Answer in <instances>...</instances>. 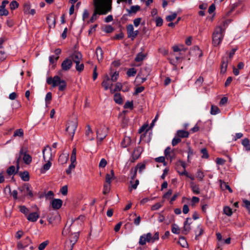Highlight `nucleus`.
I'll return each mask as SVG.
<instances>
[{"label": "nucleus", "instance_id": "1", "mask_svg": "<svg viewBox=\"0 0 250 250\" xmlns=\"http://www.w3.org/2000/svg\"><path fill=\"white\" fill-rule=\"evenodd\" d=\"M94 12L90 18V21L94 22L97 19V15H106L111 10L110 7L108 6L103 0H94Z\"/></svg>", "mask_w": 250, "mask_h": 250}, {"label": "nucleus", "instance_id": "2", "mask_svg": "<svg viewBox=\"0 0 250 250\" xmlns=\"http://www.w3.org/2000/svg\"><path fill=\"white\" fill-rule=\"evenodd\" d=\"M230 22V20H225L222 22V25L217 26L212 34V44L214 46H218L222 42L224 38L225 26Z\"/></svg>", "mask_w": 250, "mask_h": 250}, {"label": "nucleus", "instance_id": "3", "mask_svg": "<svg viewBox=\"0 0 250 250\" xmlns=\"http://www.w3.org/2000/svg\"><path fill=\"white\" fill-rule=\"evenodd\" d=\"M47 83L51 84L53 87L58 86L59 90L62 91L66 88V82L62 79L59 76H55L54 77H49L47 79Z\"/></svg>", "mask_w": 250, "mask_h": 250}, {"label": "nucleus", "instance_id": "4", "mask_svg": "<svg viewBox=\"0 0 250 250\" xmlns=\"http://www.w3.org/2000/svg\"><path fill=\"white\" fill-rule=\"evenodd\" d=\"M78 123L76 120L69 121L66 125V133L71 140L73 138Z\"/></svg>", "mask_w": 250, "mask_h": 250}, {"label": "nucleus", "instance_id": "5", "mask_svg": "<svg viewBox=\"0 0 250 250\" xmlns=\"http://www.w3.org/2000/svg\"><path fill=\"white\" fill-rule=\"evenodd\" d=\"M108 128L104 125L100 126L96 130L97 145L101 144L102 141L106 137Z\"/></svg>", "mask_w": 250, "mask_h": 250}, {"label": "nucleus", "instance_id": "6", "mask_svg": "<svg viewBox=\"0 0 250 250\" xmlns=\"http://www.w3.org/2000/svg\"><path fill=\"white\" fill-rule=\"evenodd\" d=\"M126 30L127 37L131 39L132 41L136 38L139 33L138 30H134V27L132 24H129L126 26Z\"/></svg>", "mask_w": 250, "mask_h": 250}, {"label": "nucleus", "instance_id": "7", "mask_svg": "<svg viewBox=\"0 0 250 250\" xmlns=\"http://www.w3.org/2000/svg\"><path fill=\"white\" fill-rule=\"evenodd\" d=\"M35 207L36 209V210L34 212L29 213L26 216L27 219L30 222H35L40 217L39 209L36 206H35Z\"/></svg>", "mask_w": 250, "mask_h": 250}, {"label": "nucleus", "instance_id": "8", "mask_svg": "<svg viewBox=\"0 0 250 250\" xmlns=\"http://www.w3.org/2000/svg\"><path fill=\"white\" fill-rule=\"evenodd\" d=\"M151 239L152 234L151 233L148 232L140 236L139 244L141 246H143L146 244V242H149Z\"/></svg>", "mask_w": 250, "mask_h": 250}, {"label": "nucleus", "instance_id": "9", "mask_svg": "<svg viewBox=\"0 0 250 250\" xmlns=\"http://www.w3.org/2000/svg\"><path fill=\"white\" fill-rule=\"evenodd\" d=\"M73 63L71 59H65L62 63L61 66L63 71L69 70L72 66Z\"/></svg>", "mask_w": 250, "mask_h": 250}, {"label": "nucleus", "instance_id": "10", "mask_svg": "<svg viewBox=\"0 0 250 250\" xmlns=\"http://www.w3.org/2000/svg\"><path fill=\"white\" fill-rule=\"evenodd\" d=\"M42 153L43 158L45 161L47 160H49V161L52 160V152L51 147L48 146L45 147L42 151Z\"/></svg>", "mask_w": 250, "mask_h": 250}, {"label": "nucleus", "instance_id": "11", "mask_svg": "<svg viewBox=\"0 0 250 250\" xmlns=\"http://www.w3.org/2000/svg\"><path fill=\"white\" fill-rule=\"evenodd\" d=\"M192 223L191 219L190 218H187L184 222V226L183 230V233L188 234L191 229L190 224Z\"/></svg>", "mask_w": 250, "mask_h": 250}, {"label": "nucleus", "instance_id": "12", "mask_svg": "<svg viewBox=\"0 0 250 250\" xmlns=\"http://www.w3.org/2000/svg\"><path fill=\"white\" fill-rule=\"evenodd\" d=\"M102 85L104 87L105 90L110 88L112 85V81L110 80L109 76L106 75L102 83Z\"/></svg>", "mask_w": 250, "mask_h": 250}, {"label": "nucleus", "instance_id": "13", "mask_svg": "<svg viewBox=\"0 0 250 250\" xmlns=\"http://www.w3.org/2000/svg\"><path fill=\"white\" fill-rule=\"evenodd\" d=\"M62 204V201L60 199H54L51 202L52 207L55 209L60 208Z\"/></svg>", "mask_w": 250, "mask_h": 250}, {"label": "nucleus", "instance_id": "14", "mask_svg": "<svg viewBox=\"0 0 250 250\" xmlns=\"http://www.w3.org/2000/svg\"><path fill=\"white\" fill-rule=\"evenodd\" d=\"M70 58L75 63L79 62L82 59V55L80 52H75L70 56Z\"/></svg>", "mask_w": 250, "mask_h": 250}, {"label": "nucleus", "instance_id": "15", "mask_svg": "<svg viewBox=\"0 0 250 250\" xmlns=\"http://www.w3.org/2000/svg\"><path fill=\"white\" fill-rule=\"evenodd\" d=\"M164 154L167 159H170V161H172V160L174 158V152L173 151H171L170 147H167L166 148L164 151Z\"/></svg>", "mask_w": 250, "mask_h": 250}, {"label": "nucleus", "instance_id": "16", "mask_svg": "<svg viewBox=\"0 0 250 250\" xmlns=\"http://www.w3.org/2000/svg\"><path fill=\"white\" fill-rule=\"evenodd\" d=\"M229 60L228 58H223L222 63H221V72L222 73H225L227 69L228 64Z\"/></svg>", "mask_w": 250, "mask_h": 250}, {"label": "nucleus", "instance_id": "17", "mask_svg": "<svg viewBox=\"0 0 250 250\" xmlns=\"http://www.w3.org/2000/svg\"><path fill=\"white\" fill-rule=\"evenodd\" d=\"M131 143V139L129 137L125 136L121 143V146L123 148L128 146Z\"/></svg>", "mask_w": 250, "mask_h": 250}, {"label": "nucleus", "instance_id": "18", "mask_svg": "<svg viewBox=\"0 0 250 250\" xmlns=\"http://www.w3.org/2000/svg\"><path fill=\"white\" fill-rule=\"evenodd\" d=\"M179 138H188L189 136V132L184 130H178L176 134Z\"/></svg>", "mask_w": 250, "mask_h": 250}, {"label": "nucleus", "instance_id": "19", "mask_svg": "<svg viewBox=\"0 0 250 250\" xmlns=\"http://www.w3.org/2000/svg\"><path fill=\"white\" fill-rule=\"evenodd\" d=\"M46 21L49 26L52 25L55 26V19L54 16L52 14H50L47 16Z\"/></svg>", "mask_w": 250, "mask_h": 250}, {"label": "nucleus", "instance_id": "20", "mask_svg": "<svg viewBox=\"0 0 250 250\" xmlns=\"http://www.w3.org/2000/svg\"><path fill=\"white\" fill-rule=\"evenodd\" d=\"M24 12L25 14L34 15L36 13V11L34 9H30V6L28 4H26L24 6Z\"/></svg>", "mask_w": 250, "mask_h": 250}, {"label": "nucleus", "instance_id": "21", "mask_svg": "<svg viewBox=\"0 0 250 250\" xmlns=\"http://www.w3.org/2000/svg\"><path fill=\"white\" fill-rule=\"evenodd\" d=\"M47 163L43 166V167L41 169L40 172L41 173H45L46 171L49 170L51 166L52 163L51 161L47 160L46 161Z\"/></svg>", "mask_w": 250, "mask_h": 250}, {"label": "nucleus", "instance_id": "22", "mask_svg": "<svg viewBox=\"0 0 250 250\" xmlns=\"http://www.w3.org/2000/svg\"><path fill=\"white\" fill-rule=\"evenodd\" d=\"M69 155L67 153L61 154L59 158V162L61 164H65L68 159Z\"/></svg>", "mask_w": 250, "mask_h": 250}, {"label": "nucleus", "instance_id": "23", "mask_svg": "<svg viewBox=\"0 0 250 250\" xmlns=\"http://www.w3.org/2000/svg\"><path fill=\"white\" fill-rule=\"evenodd\" d=\"M142 152V148L140 147H138L136 148L133 153H132V157L134 160L137 159L139 156L140 155Z\"/></svg>", "mask_w": 250, "mask_h": 250}, {"label": "nucleus", "instance_id": "24", "mask_svg": "<svg viewBox=\"0 0 250 250\" xmlns=\"http://www.w3.org/2000/svg\"><path fill=\"white\" fill-rule=\"evenodd\" d=\"M96 54L98 61H102L103 59V51L100 47H98L96 48Z\"/></svg>", "mask_w": 250, "mask_h": 250}, {"label": "nucleus", "instance_id": "25", "mask_svg": "<svg viewBox=\"0 0 250 250\" xmlns=\"http://www.w3.org/2000/svg\"><path fill=\"white\" fill-rule=\"evenodd\" d=\"M79 237V232H75L72 233L70 236V242L72 243V245H75V244L77 241Z\"/></svg>", "mask_w": 250, "mask_h": 250}, {"label": "nucleus", "instance_id": "26", "mask_svg": "<svg viewBox=\"0 0 250 250\" xmlns=\"http://www.w3.org/2000/svg\"><path fill=\"white\" fill-rule=\"evenodd\" d=\"M242 144L246 151H250V143L248 138H245L242 141Z\"/></svg>", "mask_w": 250, "mask_h": 250}, {"label": "nucleus", "instance_id": "27", "mask_svg": "<svg viewBox=\"0 0 250 250\" xmlns=\"http://www.w3.org/2000/svg\"><path fill=\"white\" fill-rule=\"evenodd\" d=\"M131 215H133V216L136 217V218L134 220V224L136 226H139L141 222V217L140 216H137V214L135 212H134L130 214V216H131ZM128 219L130 221L131 220V218H130V217H129Z\"/></svg>", "mask_w": 250, "mask_h": 250}, {"label": "nucleus", "instance_id": "28", "mask_svg": "<svg viewBox=\"0 0 250 250\" xmlns=\"http://www.w3.org/2000/svg\"><path fill=\"white\" fill-rule=\"evenodd\" d=\"M220 186L222 189H227L229 191V192H232V190L227 183L223 182L222 180H220Z\"/></svg>", "mask_w": 250, "mask_h": 250}, {"label": "nucleus", "instance_id": "29", "mask_svg": "<svg viewBox=\"0 0 250 250\" xmlns=\"http://www.w3.org/2000/svg\"><path fill=\"white\" fill-rule=\"evenodd\" d=\"M146 57V54H143L142 52H140L136 55L135 61L137 62H141L145 59Z\"/></svg>", "mask_w": 250, "mask_h": 250}, {"label": "nucleus", "instance_id": "30", "mask_svg": "<svg viewBox=\"0 0 250 250\" xmlns=\"http://www.w3.org/2000/svg\"><path fill=\"white\" fill-rule=\"evenodd\" d=\"M24 133L23 130L21 128H20L16 130L13 134V137H22L23 136Z\"/></svg>", "mask_w": 250, "mask_h": 250}, {"label": "nucleus", "instance_id": "31", "mask_svg": "<svg viewBox=\"0 0 250 250\" xmlns=\"http://www.w3.org/2000/svg\"><path fill=\"white\" fill-rule=\"evenodd\" d=\"M114 100L116 103L121 104L123 103V100L120 93H116L114 96Z\"/></svg>", "mask_w": 250, "mask_h": 250}, {"label": "nucleus", "instance_id": "32", "mask_svg": "<svg viewBox=\"0 0 250 250\" xmlns=\"http://www.w3.org/2000/svg\"><path fill=\"white\" fill-rule=\"evenodd\" d=\"M21 178L24 181H28L29 180V175L28 172L25 171L20 174Z\"/></svg>", "mask_w": 250, "mask_h": 250}, {"label": "nucleus", "instance_id": "33", "mask_svg": "<svg viewBox=\"0 0 250 250\" xmlns=\"http://www.w3.org/2000/svg\"><path fill=\"white\" fill-rule=\"evenodd\" d=\"M23 160L26 164H29L32 161V157L29 154L24 153Z\"/></svg>", "mask_w": 250, "mask_h": 250}, {"label": "nucleus", "instance_id": "34", "mask_svg": "<svg viewBox=\"0 0 250 250\" xmlns=\"http://www.w3.org/2000/svg\"><path fill=\"white\" fill-rule=\"evenodd\" d=\"M191 188L194 193L196 194H199L200 193V189L198 186L194 183H191Z\"/></svg>", "mask_w": 250, "mask_h": 250}, {"label": "nucleus", "instance_id": "35", "mask_svg": "<svg viewBox=\"0 0 250 250\" xmlns=\"http://www.w3.org/2000/svg\"><path fill=\"white\" fill-rule=\"evenodd\" d=\"M171 231L176 234H178L180 232V229L176 224H173L171 226Z\"/></svg>", "mask_w": 250, "mask_h": 250}, {"label": "nucleus", "instance_id": "36", "mask_svg": "<svg viewBox=\"0 0 250 250\" xmlns=\"http://www.w3.org/2000/svg\"><path fill=\"white\" fill-rule=\"evenodd\" d=\"M178 244L183 248H186L188 246V243L184 237H180Z\"/></svg>", "mask_w": 250, "mask_h": 250}, {"label": "nucleus", "instance_id": "37", "mask_svg": "<svg viewBox=\"0 0 250 250\" xmlns=\"http://www.w3.org/2000/svg\"><path fill=\"white\" fill-rule=\"evenodd\" d=\"M220 112L219 108L215 105H211L210 109V114L212 115H216Z\"/></svg>", "mask_w": 250, "mask_h": 250}, {"label": "nucleus", "instance_id": "38", "mask_svg": "<svg viewBox=\"0 0 250 250\" xmlns=\"http://www.w3.org/2000/svg\"><path fill=\"white\" fill-rule=\"evenodd\" d=\"M6 172L9 176L15 174L16 173L15 166H11L9 167L6 170Z\"/></svg>", "mask_w": 250, "mask_h": 250}, {"label": "nucleus", "instance_id": "39", "mask_svg": "<svg viewBox=\"0 0 250 250\" xmlns=\"http://www.w3.org/2000/svg\"><path fill=\"white\" fill-rule=\"evenodd\" d=\"M19 208L20 210L21 213L25 215L26 216L28 215L29 212L28 208L24 206H21L19 207Z\"/></svg>", "mask_w": 250, "mask_h": 250}, {"label": "nucleus", "instance_id": "40", "mask_svg": "<svg viewBox=\"0 0 250 250\" xmlns=\"http://www.w3.org/2000/svg\"><path fill=\"white\" fill-rule=\"evenodd\" d=\"M9 6L11 10H14L18 7L19 3L17 1L13 0L10 2Z\"/></svg>", "mask_w": 250, "mask_h": 250}, {"label": "nucleus", "instance_id": "41", "mask_svg": "<svg viewBox=\"0 0 250 250\" xmlns=\"http://www.w3.org/2000/svg\"><path fill=\"white\" fill-rule=\"evenodd\" d=\"M76 69L77 71H79V72H82L83 71L84 69V65L83 63H81L80 62H76Z\"/></svg>", "mask_w": 250, "mask_h": 250}, {"label": "nucleus", "instance_id": "42", "mask_svg": "<svg viewBox=\"0 0 250 250\" xmlns=\"http://www.w3.org/2000/svg\"><path fill=\"white\" fill-rule=\"evenodd\" d=\"M137 71L134 68H129L127 71V75L128 77H133L136 74Z\"/></svg>", "mask_w": 250, "mask_h": 250}, {"label": "nucleus", "instance_id": "43", "mask_svg": "<svg viewBox=\"0 0 250 250\" xmlns=\"http://www.w3.org/2000/svg\"><path fill=\"white\" fill-rule=\"evenodd\" d=\"M140 9V7L138 5L132 6L130 9L128 10L129 13H135L136 12L139 11Z\"/></svg>", "mask_w": 250, "mask_h": 250}, {"label": "nucleus", "instance_id": "44", "mask_svg": "<svg viewBox=\"0 0 250 250\" xmlns=\"http://www.w3.org/2000/svg\"><path fill=\"white\" fill-rule=\"evenodd\" d=\"M21 193H25L26 190H28V184H24L22 186L18 188Z\"/></svg>", "mask_w": 250, "mask_h": 250}, {"label": "nucleus", "instance_id": "45", "mask_svg": "<svg viewBox=\"0 0 250 250\" xmlns=\"http://www.w3.org/2000/svg\"><path fill=\"white\" fill-rule=\"evenodd\" d=\"M122 87V84L120 83H117L115 84V88L114 89H110L111 93H114L116 91H120Z\"/></svg>", "mask_w": 250, "mask_h": 250}, {"label": "nucleus", "instance_id": "46", "mask_svg": "<svg viewBox=\"0 0 250 250\" xmlns=\"http://www.w3.org/2000/svg\"><path fill=\"white\" fill-rule=\"evenodd\" d=\"M197 231H196V237H195L196 239H197L198 236L201 235L203 234V231H204L203 229L202 228V227H201L200 225H199L197 227Z\"/></svg>", "mask_w": 250, "mask_h": 250}, {"label": "nucleus", "instance_id": "47", "mask_svg": "<svg viewBox=\"0 0 250 250\" xmlns=\"http://www.w3.org/2000/svg\"><path fill=\"white\" fill-rule=\"evenodd\" d=\"M223 211L224 213L228 216H230L232 213V209L228 206L224 208Z\"/></svg>", "mask_w": 250, "mask_h": 250}, {"label": "nucleus", "instance_id": "48", "mask_svg": "<svg viewBox=\"0 0 250 250\" xmlns=\"http://www.w3.org/2000/svg\"><path fill=\"white\" fill-rule=\"evenodd\" d=\"M181 139L180 138H179L177 135H175V136L172 140V142H171L172 145L173 146H175L178 143L181 142Z\"/></svg>", "mask_w": 250, "mask_h": 250}, {"label": "nucleus", "instance_id": "49", "mask_svg": "<svg viewBox=\"0 0 250 250\" xmlns=\"http://www.w3.org/2000/svg\"><path fill=\"white\" fill-rule=\"evenodd\" d=\"M110 189V185L104 184V189L103 193L104 194H107L109 192Z\"/></svg>", "mask_w": 250, "mask_h": 250}, {"label": "nucleus", "instance_id": "50", "mask_svg": "<svg viewBox=\"0 0 250 250\" xmlns=\"http://www.w3.org/2000/svg\"><path fill=\"white\" fill-rule=\"evenodd\" d=\"M177 17V14L173 13L170 15H168L166 17V20L167 21H173Z\"/></svg>", "mask_w": 250, "mask_h": 250}, {"label": "nucleus", "instance_id": "51", "mask_svg": "<svg viewBox=\"0 0 250 250\" xmlns=\"http://www.w3.org/2000/svg\"><path fill=\"white\" fill-rule=\"evenodd\" d=\"M59 58V56H55L54 55H52L49 57V61L50 63L53 64L57 61Z\"/></svg>", "mask_w": 250, "mask_h": 250}, {"label": "nucleus", "instance_id": "52", "mask_svg": "<svg viewBox=\"0 0 250 250\" xmlns=\"http://www.w3.org/2000/svg\"><path fill=\"white\" fill-rule=\"evenodd\" d=\"M119 77V72L115 71L113 74H112L111 76L110 80L112 82H116Z\"/></svg>", "mask_w": 250, "mask_h": 250}, {"label": "nucleus", "instance_id": "53", "mask_svg": "<svg viewBox=\"0 0 250 250\" xmlns=\"http://www.w3.org/2000/svg\"><path fill=\"white\" fill-rule=\"evenodd\" d=\"M9 12L4 7L0 6V16H7Z\"/></svg>", "mask_w": 250, "mask_h": 250}, {"label": "nucleus", "instance_id": "54", "mask_svg": "<svg viewBox=\"0 0 250 250\" xmlns=\"http://www.w3.org/2000/svg\"><path fill=\"white\" fill-rule=\"evenodd\" d=\"M124 107L125 108H130V109H132L133 108V102L132 101H131V102H129V101H127L124 106Z\"/></svg>", "mask_w": 250, "mask_h": 250}, {"label": "nucleus", "instance_id": "55", "mask_svg": "<svg viewBox=\"0 0 250 250\" xmlns=\"http://www.w3.org/2000/svg\"><path fill=\"white\" fill-rule=\"evenodd\" d=\"M48 241H45L40 244L39 246L38 249L39 250H43L47 246V245L48 244Z\"/></svg>", "mask_w": 250, "mask_h": 250}, {"label": "nucleus", "instance_id": "56", "mask_svg": "<svg viewBox=\"0 0 250 250\" xmlns=\"http://www.w3.org/2000/svg\"><path fill=\"white\" fill-rule=\"evenodd\" d=\"M75 167V164L71 163V164L69 166L68 168L66 170V173L67 174H70L71 173L72 169H74Z\"/></svg>", "mask_w": 250, "mask_h": 250}, {"label": "nucleus", "instance_id": "57", "mask_svg": "<svg viewBox=\"0 0 250 250\" xmlns=\"http://www.w3.org/2000/svg\"><path fill=\"white\" fill-rule=\"evenodd\" d=\"M137 167H135L134 168H132L130 171V173L131 174V179L134 180L137 175Z\"/></svg>", "mask_w": 250, "mask_h": 250}, {"label": "nucleus", "instance_id": "58", "mask_svg": "<svg viewBox=\"0 0 250 250\" xmlns=\"http://www.w3.org/2000/svg\"><path fill=\"white\" fill-rule=\"evenodd\" d=\"M204 176L205 175L202 171L200 170L198 171L197 173V178L198 179V180L200 181H203Z\"/></svg>", "mask_w": 250, "mask_h": 250}, {"label": "nucleus", "instance_id": "59", "mask_svg": "<svg viewBox=\"0 0 250 250\" xmlns=\"http://www.w3.org/2000/svg\"><path fill=\"white\" fill-rule=\"evenodd\" d=\"M201 152L203 154L202 156V158H208V154L206 148H202L201 150Z\"/></svg>", "mask_w": 250, "mask_h": 250}, {"label": "nucleus", "instance_id": "60", "mask_svg": "<svg viewBox=\"0 0 250 250\" xmlns=\"http://www.w3.org/2000/svg\"><path fill=\"white\" fill-rule=\"evenodd\" d=\"M74 245H72V243L67 242L65 245V250H72Z\"/></svg>", "mask_w": 250, "mask_h": 250}, {"label": "nucleus", "instance_id": "61", "mask_svg": "<svg viewBox=\"0 0 250 250\" xmlns=\"http://www.w3.org/2000/svg\"><path fill=\"white\" fill-rule=\"evenodd\" d=\"M113 178L112 175H110L108 173L106 174L105 176V184L110 185L111 180L113 179Z\"/></svg>", "mask_w": 250, "mask_h": 250}, {"label": "nucleus", "instance_id": "62", "mask_svg": "<svg viewBox=\"0 0 250 250\" xmlns=\"http://www.w3.org/2000/svg\"><path fill=\"white\" fill-rule=\"evenodd\" d=\"M107 165V162L104 158H102L99 164V167H104Z\"/></svg>", "mask_w": 250, "mask_h": 250}, {"label": "nucleus", "instance_id": "63", "mask_svg": "<svg viewBox=\"0 0 250 250\" xmlns=\"http://www.w3.org/2000/svg\"><path fill=\"white\" fill-rule=\"evenodd\" d=\"M60 192L63 195H66L68 192V188L67 186H63L60 189Z\"/></svg>", "mask_w": 250, "mask_h": 250}, {"label": "nucleus", "instance_id": "64", "mask_svg": "<svg viewBox=\"0 0 250 250\" xmlns=\"http://www.w3.org/2000/svg\"><path fill=\"white\" fill-rule=\"evenodd\" d=\"M52 99V93L50 92H48L45 96V100L46 103H49Z\"/></svg>", "mask_w": 250, "mask_h": 250}]
</instances>
